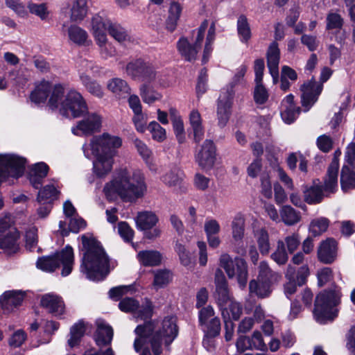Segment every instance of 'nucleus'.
<instances>
[{
    "label": "nucleus",
    "instance_id": "1",
    "mask_svg": "<svg viewBox=\"0 0 355 355\" xmlns=\"http://www.w3.org/2000/svg\"><path fill=\"white\" fill-rule=\"evenodd\" d=\"M83 256L80 269L93 282L103 281L110 273V258L101 243L93 235L81 236Z\"/></svg>",
    "mask_w": 355,
    "mask_h": 355
},
{
    "label": "nucleus",
    "instance_id": "2",
    "mask_svg": "<svg viewBox=\"0 0 355 355\" xmlns=\"http://www.w3.org/2000/svg\"><path fill=\"white\" fill-rule=\"evenodd\" d=\"M147 187L145 177L140 171H135L130 176L127 168H120L116 176L104 187V192L108 198L114 194L126 202H132L144 196Z\"/></svg>",
    "mask_w": 355,
    "mask_h": 355
},
{
    "label": "nucleus",
    "instance_id": "3",
    "mask_svg": "<svg viewBox=\"0 0 355 355\" xmlns=\"http://www.w3.org/2000/svg\"><path fill=\"white\" fill-rule=\"evenodd\" d=\"M92 153L96 157L93 163L94 173L98 178H103L112 169L114 157L117 149L122 146V139L109 133L94 137L91 143Z\"/></svg>",
    "mask_w": 355,
    "mask_h": 355
},
{
    "label": "nucleus",
    "instance_id": "4",
    "mask_svg": "<svg viewBox=\"0 0 355 355\" xmlns=\"http://www.w3.org/2000/svg\"><path fill=\"white\" fill-rule=\"evenodd\" d=\"M62 265L61 275L67 277L73 270L74 264L73 249L70 245H67L60 251H55L48 256L40 257L36 262L38 269L46 272H53Z\"/></svg>",
    "mask_w": 355,
    "mask_h": 355
},
{
    "label": "nucleus",
    "instance_id": "5",
    "mask_svg": "<svg viewBox=\"0 0 355 355\" xmlns=\"http://www.w3.org/2000/svg\"><path fill=\"white\" fill-rule=\"evenodd\" d=\"M214 284L216 291L214 298L218 305L225 323V339L226 341L232 340L234 334V323L231 320L227 309V303L230 301V289L227 279L220 268H217L214 275Z\"/></svg>",
    "mask_w": 355,
    "mask_h": 355
},
{
    "label": "nucleus",
    "instance_id": "6",
    "mask_svg": "<svg viewBox=\"0 0 355 355\" xmlns=\"http://www.w3.org/2000/svg\"><path fill=\"white\" fill-rule=\"evenodd\" d=\"M179 327L176 315H167L164 318L162 326L155 331L150 339L151 349L154 355L162 353V343L166 350H171V345L178 336Z\"/></svg>",
    "mask_w": 355,
    "mask_h": 355
},
{
    "label": "nucleus",
    "instance_id": "7",
    "mask_svg": "<svg viewBox=\"0 0 355 355\" xmlns=\"http://www.w3.org/2000/svg\"><path fill=\"white\" fill-rule=\"evenodd\" d=\"M243 78L244 66L241 65L239 71L234 75L230 84L220 90V94L217 100L216 114L218 125L221 128L226 126L232 114V107L235 94L234 88Z\"/></svg>",
    "mask_w": 355,
    "mask_h": 355
},
{
    "label": "nucleus",
    "instance_id": "8",
    "mask_svg": "<svg viewBox=\"0 0 355 355\" xmlns=\"http://www.w3.org/2000/svg\"><path fill=\"white\" fill-rule=\"evenodd\" d=\"M340 303V296L335 291H324L319 293L315 300L313 316L316 321L323 324L332 321L338 315L336 306Z\"/></svg>",
    "mask_w": 355,
    "mask_h": 355
},
{
    "label": "nucleus",
    "instance_id": "9",
    "mask_svg": "<svg viewBox=\"0 0 355 355\" xmlns=\"http://www.w3.org/2000/svg\"><path fill=\"white\" fill-rule=\"evenodd\" d=\"M60 112L65 116L80 118L88 113V106L80 93L71 89L61 102Z\"/></svg>",
    "mask_w": 355,
    "mask_h": 355
},
{
    "label": "nucleus",
    "instance_id": "10",
    "mask_svg": "<svg viewBox=\"0 0 355 355\" xmlns=\"http://www.w3.org/2000/svg\"><path fill=\"white\" fill-rule=\"evenodd\" d=\"M127 74L134 80L151 83L155 80L157 71L153 63L143 58L129 62L125 67Z\"/></svg>",
    "mask_w": 355,
    "mask_h": 355
},
{
    "label": "nucleus",
    "instance_id": "11",
    "mask_svg": "<svg viewBox=\"0 0 355 355\" xmlns=\"http://www.w3.org/2000/svg\"><path fill=\"white\" fill-rule=\"evenodd\" d=\"M239 253L241 257H236L234 260L227 254H222L220 257V266L223 268L227 276L232 278L237 275L239 286L244 289V249L241 248Z\"/></svg>",
    "mask_w": 355,
    "mask_h": 355
},
{
    "label": "nucleus",
    "instance_id": "12",
    "mask_svg": "<svg viewBox=\"0 0 355 355\" xmlns=\"http://www.w3.org/2000/svg\"><path fill=\"white\" fill-rule=\"evenodd\" d=\"M196 162L204 171L211 169L216 160V146L211 139H206L195 154Z\"/></svg>",
    "mask_w": 355,
    "mask_h": 355
},
{
    "label": "nucleus",
    "instance_id": "13",
    "mask_svg": "<svg viewBox=\"0 0 355 355\" xmlns=\"http://www.w3.org/2000/svg\"><path fill=\"white\" fill-rule=\"evenodd\" d=\"M302 105L306 108V111L316 102L318 96L322 90V83L315 80H311L304 83L302 87Z\"/></svg>",
    "mask_w": 355,
    "mask_h": 355
},
{
    "label": "nucleus",
    "instance_id": "14",
    "mask_svg": "<svg viewBox=\"0 0 355 355\" xmlns=\"http://www.w3.org/2000/svg\"><path fill=\"white\" fill-rule=\"evenodd\" d=\"M26 293L21 291H6L0 297L1 309L4 313H9L21 305Z\"/></svg>",
    "mask_w": 355,
    "mask_h": 355
},
{
    "label": "nucleus",
    "instance_id": "15",
    "mask_svg": "<svg viewBox=\"0 0 355 355\" xmlns=\"http://www.w3.org/2000/svg\"><path fill=\"white\" fill-rule=\"evenodd\" d=\"M83 119L77 123V130L85 135H92L101 128V117L96 113H86Z\"/></svg>",
    "mask_w": 355,
    "mask_h": 355
},
{
    "label": "nucleus",
    "instance_id": "16",
    "mask_svg": "<svg viewBox=\"0 0 355 355\" xmlns=\"http://www.w3.org/2000/svg\"><path fill=\"white\" fill-rule=\"evenodd\" d=\"M20 235V232L15 227L6 234L0 235V249L10 254L17 253L19 250L18 241Z\"/></svg>",
    "mask_w": 355,
    "mask_h": 355
},
{
    "label": "nucleus",
    "instance_id": "17",
    "mask_svg": "<svg viewBox=\"0 0 355 355\" xmlns=\"http://www.w3.org/2000/svg\"><path fill=\"white\" fill-rule=\"evenodd\" d=\"M337 256V242L332 238L322 241L318 249V259L325 263H333Z\"/></svg>",
    "mask_w": 355,
    "mask_h": 355
},
{
    "label": "nucleus",
    "instance_id": "18",
    "mask_svg": "<svg viewBox=\"0 0 355 355\" xmlns=\"http://www.w3.org/2000/svg\"><path fill=\"white\" fill-rule=\"evenodd\" d=\"M109 24H112L107 19L99 15H94L92 19V28L96 43L103 46L107 42V32Z\"/></svg>",
    "mask_w": 355,
    "mask_h": 355
},
{
    "label": "nucleus",
    "instance_id": "19",
    "mask_svg": "<svg viewBox=\"0 0 355 355\" xmlns=\"http://www.w3.org/2000/svg\"><path fill=\"white\" fill-rule=\"evenodd\" d=\"M266 58L267 66L272 77L273 83L276 84L279 79V63L280 59V51L276 42H272L269 46Z\"/></svg>",
    "mask_w": 355,
    "mask_h": 355
},
{
    "label": "nucleus",
    "instance_id": "20",
    "mask_svg": "<svg viewBox=\"0 0 355 355\" xmlns=\"http://www.w3.org/2000/svg\"><path fill=\"white\" fill-rule=\"evenodd\" d=\"M40 305L48 309L49 312L55 315H62L64 312V304L62 297L48 293L44 295L40 300Z\"/></svg>",
    "mask_w": 355,
    "mask_h": 355
},
{
    "label": "nucleus",
    "instance_id": "21",
    "mask_svg": "<svg viewBox=\"0 0 355 355\" xmlns=\"http://www.w3.org/2000/svg\"><path fill=\"white\" fill-rule=\"evenodd\" d=\"M113 335L114 331L110 324L105 322L98 324L94 335L96 345L98 347L109 345L112 340Z\"/></svg>",
    "mask_w": 355,
    "mask_h": 355
},
{
    "label": "nucleus",
    "instance_id": "22",
    "mask_svg": "<svg viewBox=\"0 0 355 355\" xmlns=\"http://www.w3.org/2000/svg\"><path fill=\"white\" fill-rule=\"evenodd\" d=\"M51 89V83L48 80H42L35 85V89L31 92L30 94L31 101L37 105L44 103L49 96Z\"/></svg>",
    "mask_w": 355,
    "mask_h": 355
},
{
    "label": "nucleus",
    "instance_id": "23",
    "mask_svg": "<svg viewBox=\"0 0 355 355\" xmlns=\"http://www.w3.org/2000/svg\"><path fill=\"white\" fill-rule=\"evenodd\" d=\"M177 49L180 54L187 62L196 60L198 49L193 44H191L188 39L181 37L177 42Z\"/></svg>",
    "mask_w": 355,
    "mask_h": 355
},
{
    "label": "nucleus",
    "instance_id": "24",
    "mask_svg": "<svg viewBox=\"0 0 355 355\" xmlns=\"http://www.w3.org/2000/svg\"><path fill=\"white\" fill-rule=\"evenodd\" d=\"M137 259L139 263L145 267L157 266L162 262V256L159 251L146 250L139 252Z\"/></svg>",
    "mask_w": 355,
    "mask_h": 355
},
{
    "label": "nucleus",
    "instance_id": "25",
    "mask_svg": "<svg viewBox=\"0 0 355 355\" xmlns=\"http://www.w3.org/2000/svg\"><path fill=\"white\" fill-rule=\"evenodd\" d=\"M182 10V8L178 2L173 1L171 3L168 15L165 21L166 29L168 31L173 33L176 29Z\"/></svg>",
    "mask_w": 355,
    "mask_h": 355
},
{
    "label": "nucleus",
    "instance_id": "26",
    "mask_svg": "<svg viewBox=\"0 0 355 355\" xmlns=\"http://www.w3.org/2000/svg\"><path fill=\"white\" fill-rule=\"evenodd\" d=\"M107 89L119 98H125L130 93V87L128 83L119 78H113L107 83Z\"/></svg>",
    "mask_w": 355,
    "mask_h": 355
},
{
    "label": "nucleus",
    "instance_id": "27",
    "mask_svg": "<svg viewBox=\"0 0 355 355\" xmlns=\"http://www.w3.org/2000/svg\"><path fill=\"white\" fill-rule=\"evenodd\" d=\"M157 222V216L155 214L148 211L139 213L136 220L137 226L141 230L152 229Z\"/></svg>",
    "mask_w": 355,
    "mask_h": 355
},
{
    "label": "nucleus",
    "instance_id": "28",
    "mask_svg": "<svg viewBox=\"0 0 355 355\" xmlns=\"http://www.w3.org/2000/svg\"><path fill=\"white\" fill-rule=\"evenodd\" d=\"M338 160L333 159L328 170L327 178L324 181V188L327 191H332L338 184Z\"/></svg>",
    "mask_w": 355,
    "mask_h": 355
},
{
    "label": "nucleus",
    "instance_id": "29",
    "mask_svg": "<svg viewBox=\"0 0 355 355\" xmlns=\"http://www.w3.org/2000/svg\"><path fill=\"white\" fill-rule=\"evenodd\" d=\"M86 331L85 324L83 320H80L75 323L70 329V338L68 344L71 347L78 345L84 336Z\"/></svg>",
    "mask_w": 355,
    "mask_h": 355
},
{
    "label": "nucleus",
    "instance_id": "30",
    "mask_svg": "<svg viewBox=\"0 0 355 355\" xmlns=\"http://www.w3.org/2000/svg\"><path fill=\"white\" fill-rule=\"evenodd\" d=\"M249 291L251 295H254L260 298L268 297L271 293L270 283L252 280L249 284Z\"/></svg>",
    "mask_w": 355,
    "mask_h": 355
},
{
    "label": "nucleus",
    "instance_id": "31",
    "mask_svg": "<svg viewBox=\"0 0 355 355\" xmlns=\"http://www.w3.org/2000/svg\"><path fill=\"white\" fill-rule=\"evenodd\" d=\"M155 306L148 297H145L139 308L135 311V316L144 321L152 320Z\"/></svg>",
    "mask_w": 355,
    "mask_h": 355
},
{
    "label": "nucleus",
    "instance_id": "32",
    "mask_svg": "<svg viewBox=\"0 0 355 355\" xmlns=\"http://www.w3.org/2000/svg\"><path fill=\"white\" fill-rule=\"evenodd\" d=\"M259 250L262 255H267L270 250L269 234L264 228L254 231Z\"/></svg>",
    "mask_w": 355,
    "mask_h": 355
},
{
    "label": "nucleus",
    "instance_id": "33",
    "mask_svg": "<svg viewBox=\"0 0 355 355\" xmlns=\"http://www.w3.org/2000/svg\"><path fill=\"white\" fill-rule=\"evenodd\" d=\"M282 221L287 225H293L301 220V215L290 205H284L280 209Z\"/></svg>",
    "mask_w": 355,
    "mask_h": 355
},
{
    "label": "nucleus",
    "instance_id": "34",
    "mask_svg": "<svg viewBox=\"0 0 355 355\" xmlns=\"http://www.w3.org/2000/svg\"><path fill=\"white\" fill-rule=\"evenodd\" d=\"M39 189L37 196L38 203H46V202L53 203L60 193L53 184H47Z\"/></svg>",
    "mask_w": 355,
    "mask_h": 355
},
{
    "label": "nucleus",
    "instance_id": "35",
    "mask_svg": "<svg viewBox=\"0 0 355 355\" xmlns=\"http://www.w3.org/2000/svg\"><path fill=\"white\" fill-rule=\"evenodd\" d=\"M340 184L343 190L355 187V172L351 166H343L340 175Z\"/></svg>",
    "mask_w": 355,
    "mask_h": 355
},
{
    "label": "nucleus",
    "instance_id": "36",
    "mask_svg": "<svg viewBox=\"0 0 355 355\" xmlns=\"http://www.w3.org/2000/svg\"><path fill=\"white\" fill-rule=\"evenodd\" d=\"M232 236L235 242L242 243L244 236V215L236 214L232 223Z\"/></svg>",
    "mask_w": 355,
    "mask_h": 355
},
{
    "label": "nucleus",
    "instance_id": "37",
    "mask_svg": "<svg viewBox=\"0 0 355 355\" xmlns=\"http://www.w3.org/2000/svg\"><path fill=\"white\" fill-rule=\"evenodd\" d=\"M87 0H76L71 9V19L74 21H82L87 12Z\"/></svg>",
    "mask_w": 355,
    "mask_h": 355
},
{
    "label": "nucleus",
    "instance_id": "38",
    "mask_svg": "<svg viewBox=\"0 0 355 355\" xmlns=\"http://www.w3.org/2000/svg\"><path fill=\"white\" fill-rule=\"evenodd\" d=\"M68 35L69 39L73 42L80 46L85 44L87 39V32L84 29L76 25H71L69 26L68 28Z\"/></svg>",
    "mask_w": 355,
    "mask_h": 355
},
{
    "label": "nucleus",
    "instance_id": "39",
    "mask_svg": "<svg viewBox=\"0 0 355 355\" xmlns=\"http://www.w3.org/2000/svg\"><path fill=\"white\" fill-rule=\"evenodd\" d=\"M80 78L89 93L99 98L103 96L101 86L96 80H92L90 76L82 74Z\"/></svg>",
    "mask_w": 355,
    "mask_h": 355
},
{
    "label": "nucleus",
    "instance_id": "40",
    "mask_svg": "<svg viewBox=\"0 0 355 355\" xmlns=\"http://www.w3.org/2000/svg\"><path fill=\"white\" fill-rule=\"evenodd\" d=\"M150 83H144L139 87L140 95L143 101L148 104H152L161 97L155 90L149 86Z\"/></svg>",
    "mask_w": 355,
    "mask_h": 355
},
{
    "label": "nucleus",
    "instance_id": "41",
    "mask_svg": "<svg viewBox=\"0 0 355 355\" xmlns=\"http://www.w3.org/2000/svg\"><path fill=\"white\" fill-rule=\"evenodd\" d=\"M329 220L324 217L313 219L309 225V232L313 236H318L327 231Z\"/></svg>",
    "mask_w": 355,
    "mask_h": 355
},
{
    "label": "nucleus",
    "instance_id": "42",
    "mask_svg": "<svg viewBox=\"0 0 355 355\" xmlns=\"http://www.w3.org/2000/svg\"><path fill=\"white\" fill-rule=\"evenodd\" d=\"M51 90L52 92L48 101V105L52 110H55L58 107L60 101L64 97V88L62 85L58 83L55 84Z\"/></svg>",
    "mask_w": 355,
    "mask_h": 355
},
{
    "label": "nucleus",
    "instance_id": "43",
    "mask_svg": "<svg viewBox=\"0 0 355 355\" xmlns=\"http://www.w3.org/2000/svg\"><path fill=\"white\" fill-rule=\"evenodd\" d=\"M304 200L309 204H316L321 202L323 198L322 190L319 187H311L304 191Z\"/></svg>",
    "mask_w": 355,
    "mask_h": 355
},
{
    "label": "nucleus",
    "instance_id": "44",
    "mask_svg": "<svg viewBox=\"0 0 355 355\" xmlns=\"http://www.w3.org/2000/svg\"><path fill=\"white\" fill-rule=\"evenodd\" d=\"M171 280L172 275L169 270H158L154 275L153 286L158 288H164L168 285Z\"/></svg>",
    "mask_w": 355,
    "mask_h": 355
},
{
    "label": "nucleus",
    "instance_id": "45",
    "mask_svg": "<svg viewBox=\"0 0 355 355\" xmlns=\"http://www.w3.org/2000/svg\"><path fill=\"white\" fill-rule=\"evenodd\" d=\"M175 252L179 257L180 263L184 266H189L191 263L192 257L187 247L177 241L174 246Z\"/></svg>",
    "mask_w": 355,
    "mask_h": 355
},
{
    "label": "nucleus",
    "instance_id": "46",
    "mask_svg": "<svg viewBox=\"0 0 355 355\" xmlns=\"http://www.w3.org/2000/svg\"><path fill=\"white\" fill-rule=\"evenodd\" d=\"M202 327H205L203 331L205 334L210 337H218L220 336L221 330V324L219 318L214 317L207 323L203 324Z\"/></svg>",
    "mask_w": 355,
    "mask_h": 355
},
{
    "label": "nucleus",
    "instance_id": "47",
    "mask_svg": "<svg viewBox=\"0 0 355 355\" xmlns=\"http://www.w3.org/2000/svg\"><path fill=\"white\" fill-rule=\"evenodd\" d=\"M208 73L207 69L203 67L200 69L196 86L197 97H201L207 90Z\"/></svg>",
    "mask_w": 355,
    "mask_h": 355
},
{
    "label": "nucleus",
    "instance_id": "48",
    "mask_svg": "<svg viewBox=\"0 0 355 355\" xmlns=\"http://www.w3.org/2000/svg\"><path fill=\"white\" fill-rule=\"evenodd\" d=\"M107 33L114 40L121 42L125 41L128 37L127 31L120 24L116 23L109 24Z\"/></svg>",
    "mask_w": 355,
    "mask_h": 355
},
{
    "label": "nucleus",
    "instance_id": "49",
    "mask_svg": "<svg viewBox=\"0 0 355 355\" xmlns=\"http://www.w3.org/2000/svg\"><path fill=\"white\" fill-rule=\"evenodd\" d=\"M147 129L151 133L152 138L158 142H162L166 138V130L155 121H151Z\"/></svg>",
    "mask_w": 355,
    "mask_h": 355
},
{
    "label": "nucleus",
    "instance_id": "50",
    "mask_svg": "<svg viewBox=\"0 0 355 355\" xmlns=\"http://www.w3.org/2000/svg\"><path fill=\"white\" fill-rule=\"evenodd\" d=\"M138 308H139V302L133 297H124L119 303V309L124 313H131L135 315Z\"/></svg>",
    "mask_w": 355,
    "mask_h": 355
},
{
    "label": "nucleus",
    "instance_id": "51",
    "mask_svg": "<svg viewBox=\"0 0 355 355\" xmlns=\"http://www.w3.org/2000/svg\"><path fill=\"white\" fill-rule=\"evenodd\" d=\"M248 348L249 349H254L261 351L267 350V346L263 341V336L261 332L259 331H254L251 338H248ZM246 349L247 347L245 346V349Z\"/></svg>",
    "mask_w": 355,
    "mask_h": 355
},
{
    "label": "nucleus",
    "instance_id": "52",
    "mask_svg": "<svg viewBox=\"0 0 355 355\" xmlns=\"http://www.w3.org/2000/svg\"><path fill=\"white\" fill-rule=\"evenodd\" d=\"M271 258L279 265H284L287 262L288 257L283 241L279 240L277 241V249L271 254Z\"/></svg>",
    "mask_w": 355,
    "mask_h": 355
},
{
    "label": "nucleus",
    "instance_id": "53",
    "mask_svg": "<svg viewBox=\"0 0 355 355\" xmlns=\"http://www.w3.org/2000/svg\"><path fill=\"white\" fill-rule=\"evenodd\" d=\"M255 84L256 85L253 92L254 101L257 105H263L266 103L268 99V92L263 85V82Z\"/></svg>",
    "mask_w": 355,
    "mask_h": 355
},
{
    "label": "nucleus",
    "instance_id": "54",
    "mask_svg": "<svg viewBox=\"0 0 355 355\" xmlns=\"http://www.w3.org/2000/svg\"><path fill=\"white\" fill-rule=\"evenodd\" d=\"M155 326L152 320L144 321L142 324H139L135 329V333L141 338L152 337L154 334Z\"/></svg>",
    "mask_w": 355,
    "mask_h": 355
},
{
    "label": "nucleus",
    "instance_id": "55",
    "mask_svg": "<svg viewBox=\"0 0 355 355\" xmlns=\"http://www.w3.org/2000/svg\"><path fill=\"white\" fill-rule=\"evenodd\" d=\"M275 276V273L270 268L268 263L263 261L259 266V275L257 279L259 281L270 283L272 279Z\"/></svg>",
    "mask_w": 355,
    "mask_h": 355
},
{
    "label": "nucleus",
    "instance_id": "56",
    "mask_svg": "<svg viewBox=\"0 0 355 355\" xmlns=\"http://www.w3.org/2000/svg\"><path fill=\"white\" fill-rule=\"evenodd\" d=\"M118 232L124 242L132 241L135 232L126 221H121L118 223Z\"/></svg>",
    "mask_w": 355,
    "mask_h": 355
},
{
    "label": "nucleus",
    "instance_id": "57",
    "mask_svg": "<svg viewBox=\"0 0 355 355\" xmlns=\"http://www.w3.org/2000/svg\"><path fill=\"white\" fill-rule=\"evenodd\" d=\"M5 4L19 17H26L28 16V11L26 9V6L21 0H5Z\"/></svg>",
    "mask_w": 355,
    "mask_h": 355
},
{
    "label": "nucleus",
    "instance_id": "58",
    "mask_svg": "<svg viewBox=\"0 0 355 355\" xmlns=\"http://www.w3.org/2000/svg\"><path fill=\"white\" fill-rule=\"evenodd\" d=\"M261 193L266 198L270 199L272 196V187L268 173L261 175Z\"/></svg>",
    "mask_w": 355,
    "mask_h": 355
},
{
    "label": "nucleus",
    "instance_id": "59",
    "mask_svg": "<svg viewBox=\"0 0 355 355\" xmlns=\"http://www.w3.org/2000/svg\"><path fill=\"white\" fill-rule=\"evenodd\" d=\"M27 8L31 14L40 17V18L42 20L45 19L49 15L47 7L44 3L37 4L33 2H28Z\"/></svg>",
    "mask_w": 355,
    "mask_h": 355
},
{
    "label": "nucleus",
    "instance_id": "60",
    "mask_svg": "<svg viewBox=\"0 0 355 355\" xmlns=\"http://www.w3.org/2000/svg\"><path fill=\"white\" fill-rule=\"evenodd\" d=\"M300 112V107H286L281 112L283 121L288 123H292L297 117Z\"/></svg>",
    "mask_w": 355,
    "mask_h": 355
},
{
    "label": "nucleus",
    "instance_id": "61",
    "mask_svg": "<svg viewBox=\"0 0 355 355\" xmlns=\"http://www.w3.org/2000/svg\"><path fill=\"white\" fill-rule=\"evenodd\" d=\"M343 22V19L339 14L329 12L327 16V29H340Z\"/></svg>",
    "mask_w": 355,
    "mask_h": 355
},
{
    "label": "nucleus",
    "instance_id": "62",
    "mask_svg": "<svg viewBox=\"0 0 355 355\" xmlns=\"http://www.w3.org/2000/svg\"><path fill=\"white\" fill-rule=\"evenodd\" d=\"M134 144L139 155L142 157L144 161L148 164L152 154L151 150L148 148L144 142L138 138L135 139Z\"/></svg>",
    "mask_w": 355,
    "mask_h": 355
},
{
    "label": "nucleus",
    "instance_id": "63",
    "mask_svg": "<svg viewBox=\"0 0 355 355\" xmlns=\"http://www.w3.org/2000/svg\"><path fill=\"white\" fill-rule=\"evenodd\" d=\"M27 338L26 332L22 330L15 331L8 340V344L11 347L17 348L21 347Z\"/></svg>",
    "mask_w": 355,
    "mask_h": 355
},
{
    "label": "nucleus",
    "instance_id": "64",
    "mask_svg": "<svg viewBox=\"0 0 355 355\" xmlns=\"http://www.w3.org/2000/svg\"><path fill=\"white\" fill-rule=\"evenodd\" d=\"M26 248L29 250L35 248L38 242L37 230L35 227L29 229L25 234Z\"/></svg>",
    "mask_w": 355,
    "mask_h": 355
}]
</instances>
